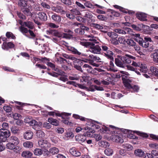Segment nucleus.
Segmentation results:
<instances>
[{"mask_svg": "<svg viewBox=\"0 0 158 158\" xmlns=\"http://www.w3.org/2000/svg\"><path fill=\"white\" fill-rule=\"evenodd\" d=\"M89 40L91 41V43L89 47V51L94 53L99 54L101 49L98 45H95V44L97 43V40L95 39H90Z\"/></svg>", "mask_w": 158, "mask_h": 158, "instance_id": "obj_3", "label": "nucleus"}, {"mask_svg": "<svg viewBox=\"0 0 158 158\" xmlns=\"http://www.w3.org/2000/svg\"><path fill=\"white\" fill-rule=\"evenodd\" d=\"M52 19L56 23H59L61 21V16L56 13H53L51 16Z\"/></svg>", "mask_w": 158, "mask_h": 158, "instance_id": "obj_24", "label": "nucleus"}, {"mask_svg": "<svg viewBox=\"0 0 158 158\" xmlns=\"http://www.w3.org/2000/svg\"><path fill=\"white\" fill-rule=\"evenodd\" d=\"M23 25L27 27L30 29H33L34 28V23L31 21L24 22L23 23Z\"/></svg>", "mask_w": 158, "mask_h": 158, "instance_id": "obj_26", "label": "nucleus"}, {"mask_svg": "<svg viewBox=\"0 0 158 158\" xmlns=\"http://www.w3.org/2000/svg\"><path fill=\"white\" fill-rule=\"evenodd\" d=\"M149 147L152 148L158 149V144L156 143H150L149 144Z\"/></svg>", "mask_w": 158, "mask_h": 158, "instance_id": "obj_56", "label": "nucleus"}, {"mask_svg": "<svg viewBox=\"0 0 158 158\" xmlns=\"http://www.w3.org/2000/svg\"><path fill=\"white\" fill-rule=\"evenodd\" d=\"M47 34L53 35L54 36L60 38L62 37V33L55 29H49L46 31Z\"/></svg>", "mask_w": 158, "mask_h": 158, "instance_id": "obj_12", "label": "nucleus"}, {"mask_svg": "<svg viewBox=\"0 0 158 158\" xmlns=\"http://www.w3.org/2000/svg\"><path fill=\"white\" fill-rule=\"evenodd\" d=\"M97 18L100 20L105 21L107 19V18L104 15H99L97 16Z\"/></svg>", "mask_w": 158, "mask_h": 158, "instance_id": "obj_57", "label": "nucleus"}, {"mask_svg": "<svg viewBox=\"0 0 158 158\" xmlns=\"http://www.w3.org/2000/svg\"><path fill=\"white\" fill-rule=\"evenodd\" d=\"M36 135L39 138H43L44 136V133L42 131L39 130L37 132Z\"/></svg>", "mask_w": 158, "mask_h": 158, "instance_id": "obj_52", "label": "nucleus"}, {"mask_svg": "<svg viewBox=\"0 0 158 158\" xmlns=\"http://www.w3.org/2000/svg\"><path fill=\"white\" fill-rule=\"evenodd\" d=\"M57 61L59 62L60 64L68 62V61L66 59H65L61 57H59L58 58H57Z\"/></svg>", "mask_w": 158, "mask_h": 158, "instance_id": "obj_55", "label": "nucleus"}, {"mask_svg": "<svg viewBox=\"0 0 158 158\" xmlns=\"http://www.w3.org/2000/svg\"><path fill=\"white\" fill-rule=\"evenodd\" d=\"M152 56L153 61L158 63V49L154 51Z\"/></svg>", "mask_w": 158, "mask_h": 158, "instance_id": "obj_33", "label": "nucleus"}, {"mask_svg": "<svg viewBox=\"0 0 158 158\" xmlns=\"http://www.w3.org/2000/svg\"><path fill=\"white\" fill-rule=\"evenodd\" d=\"M52 10L57 13H60L62 14H65L66 11L64 10L63 7L61 5H57L56 6L51 7Z\"/></svg>", "mask_w": 158, "mask_h": 158, "instance_id": "obj_10", "label": "nucleus"}, {"mask_svg": "<svg viewBox=\"0 0 158 158\" xmlns=\"http://www.w3.org/2000/svg\"><path fill=\"white\" fill-rule=\"evenodd\" d=\"M33 144L32 142L29 141H27L23 143L24 147L27 148H31L33 147Z\"/></svg>", "mask_w": 158, "mask_h": 158, "instance_id": "obj_41", "label": "nucleus"}, {"mask_svg": "<svg viewBox=\"0 0 158 158\" xmlns=\"http://www.w3.org/2000/svg\"><path fill=\"white\" fill-rule=\"evenodd\" d=\"M114 59L110 60L109 62V70L112 72H115L118 71V69L115 66L113 62Z\"/></svg>", "mask_w": 158, "mask_h": 158, "instance_id": "obj_22", "label": "nucleus"}, {"mask_svg": "<svg viewBox=\"0 0 158 158\" xmlns=\"http://www.w3.org/2000/svg\"><path fill=\"white\" fill-rule=\"evenodd\" d=\"M106 52L104 53L105 56L108 59L110 60L114 59V57L113 56V53L110 50L106 51Z\"/></svg>", "mask_w": 158, "mask_h": 158, "instance_id": "obj_35", "label": "nucleus"}, {"mask_svg": "<svg viewBox=\"0 0 158 158\" xmlns=\"http://www.w3.org/2000/svg\"><path fill=\"white\" fill-rule=\"evenodd\" d=\"M144 39V40L142 38L137 39V42H138L140 46L144 48H147L148 47L149 42H151L152 40L150 37H145Z\"/></svg>", "mask_w": 158, "mask_h": 158, "instance_id": "obj_7", "label": "nucleus"}, {"mask_svg": "<svg viewBox=\"0 0 158 158\" xmlns=\"http://www.w3.org/2000/svg\"><path fill=\"white\" fill-rule=\"evenodd\" d=\"M73 64L74 65V67L77 70L83 72L82 68L81 67V66L82 65V64L81 61L76 58H75V60H73Z\"/></svg>", "mask_w": 158, "mask_h": 158, "instance_id": "obj_11", "label": "nucleus"}, {"mask_svg": "<svg viewBox=\"0 0 158 158\" xmlns=\"http://www.w3.org/2000/svg\"><path fill=\"white\" fill-rule=\"evenodd\" d=\"M17 148L18 149H20L21 148L18 146H16L15 144H13V143L9 142L6 145V148L10 150H16L17 149Z\"/></svg>", "mask_w": 158, "mask_h": 158, "instance_id": "obj_21", "label": "nucleus"}, {"mask_svg": "<svg viewBox=\"0 0 158 158\" xmlns=\"http://www.w3.org/2000/svg\"><path fill=\"white\" fill-rule=\"evenodd\" d=\"M67 49L68 51L71 52L72 53L75 55L79 56L81 54V52L78 51L77 49L73 47L68 46Z\"/></svg>", "mask_w": 158, "mask_h": 158, "instance_id": "obj_20", "label": "nucleus"}, {"mask_svg": "<svg viewBox=\"0 0 158 158\" xmlns=\"http://www.w3.org/2000/svg\"><path fill=\"white\" fill-rule=\"evenodd\" d=\"M15 44L12 42H4L2 45V49L8 50L9 49H11L15 47Z\"/></svg>", "mask_w": 158, "mask_h": 158, "instance_id": "obj_14", "label": "nucleus"}, {"mask_svg": "<svg viewBox=\"0 0 158 158\" xmlns=\"http://www.w3.org/2000/svg\"><path fill=\"white\" fill-rule=\"evenodd\" d=\"M115 31L120 34H126V31L123 30L119 29H115Z\"/></svg>", "mask_w": 158, "mask_h": 158, "instance_id": "obj_61", "label": "nucleus"}, {"mask_svg": "<svg viewBox=\"0 0 158 158\" xmlns=\"http://www.w3.org/2000/svg\"><path fill=\"white\" fill-rule=\"evenodd\" d=\"M12 106L11 105H10L9 106L8 105H5L3 107V109L7 113H9L11 112L12 110V108L10 106Z\"/></svg>", "mask_w": 158, "mask_h": 158, "instance_id": "obj_54", "label": "nucleus"}, {"mask_svg": "<svg viewBox=\"0 0 158 158\" xmlns=\"http://www.w3.org/2000/svg\"><path fill=\"white\" fill-rule=\"evenodd\" d=\"M138 69L141 72L144 73L147 72L148 70V69L146 66V65H143L142 64H141L140 66L138 68Z\"/></svg>", "mask_w": 158, "mask_h": 158, "instance_id": "obj_38", "label": "nucleus"}, {"mask_svg": "<svg viewBox=\"0 0 158 158\" xmlns=\"http://www.w3.org/2000/svg\"><path fill=\"white\" fill-rule=\"evenodd\" d=\"M21 10L23 14L27 16H31L32 14L31 10H32V7L31 6L27 5V7L26 6L25 7L22 8Z\"/></svg>", "mask_w": 158, "mask_h": 158, "instance_id": "obj_13", "label": "nucleus"}, {"mask_svg": "<svg viewBox=\"0 0 158 158\" xmlns=\"http://www.w3.org/2000/svg\"><path fill=\"white\" fill-rule=\"evenodd\" d=\"M10 135V133L8 130L0 129V143L6 142L7 140V138Z\"/></svg>", "mask_w": 158, "mask_h": 158, "instance_id": "obj_6", "label": "nucleus"}, {"mask_svg": "<svg viewBox=\"0 0 158 158\" xmlns=\"http://www.w3.org/2000/svg\"><path fill=\"white\" fill-rule=\"evenodd\" d=\"M55 114L56 116L61 117L63 119H64L65 118H68L67 117L70 116L71 114L65 112L60 113L59 111H57L56 112H55Z\"/></svg>", "mask_w": 158, "mask_h": 158, "instance_id": "obj_17", "label": "nucleus"}, {"mask_svg": "<svg viewBox=\"0 0 158 158\" xmlns=\"http://www.w3.org/2000/svg\"><path fill=\"white\" fill-rule=\"evenodd\" d=\"M92 27L97 30H101L103 28V25L95 23H93L92 24Z\"/></svg>", "mask_w": 158, "mask_h": 158, "instance_id": "obj_48", "label": "nucleus"}, {"mask_svg": "<svg viewBox=\"0 0 158 158\" xmlns=\"http://www.w3.org/2000/svg\"><path fill=\"white\" fill-rule=\"evenodd\" d=\"M94 137L97 141H98L101 140L102 138V136L98 134H94Z\"/></svg>", "mask_w": 158, "mask_h": 158, "instance_id": "obj_63", "label": "nucleus"}, {"mask_svg": "<svg viewBox=\"0 0 158 158\" xmlns=\"http://www.w3.org/2000/svg\"><path fill=\"white\" fill-rule=\"evenodd\" d=\"M117 37L116 36L115 38H112L110 40L111 43L115 45H118L119 44L118 40L116 38Z\"/></svg>", "mask_w": 158, "mask_h": 158, "instance_id": "obj_64", "label": "nucleus"}, {"mask_svg": "<svg viewBox=\"0 0 158 158\" xmlns=\"http://www.w3.org/2000/svg\"><path fill=\"white\" fill-rule=\"evenodd\" d=\"M91 43V41L90 42L81 41L80 42V44L81 45L86 47H88L89 48L90 45Z\"/></svg>", "mask_w": 158, "mask_h": 158, "instance_id": "obj_53", "label": "nucleus"}, {"mask_svg": "<svg viewBox=\"0 0 158 158\" xmlns=\"http://www.w3.org/2000/svg\"><path fill=\"white\" fill-rule=\"evenodd\" d=\"M38 145L44 149H48L50 147L51 144L47 140L42 139L38 142Z\"/></svg>", "mask_w": 158, "mask_h": 158, "instance_id": "obj_9", "label": "nucleus"}, {"mask_svg": "<svg viewBox=\"0 0 158 158\" xmlns=\"http://www.w3.org/2000/svg\"><path fill=\"white\" fill-rule=\"evenodd\" d=\"M135 58V57L128 54L124 56L118 55L115 58V64L118 67L124 68L127 66V64H130Z\"/></svg>", "mask_w": 158, "mask_h": 158, "instance_id": "obj_1", "label": "nucleus"}, {"mask_svg": "<svg viewBox=\"0 0 158 158\" xmlns=\"http://www.w3.org/2000/svg\"><path fill=\"white\" fill-rule=\"evenodd\" d=\"M59 152V149L55 147H52L49 149V152L52 155L57 154Z\"/></svg>", "mask_w": 158, "mask_h": 158, "instance_id": "obj_31", "label": "nucleus"}, {"mask_svg": "<svg viewBox=\"0 0 158 158\" xmlns=\"http://www.w3.org/2000/svg\"><path fill=\"white\" fill-rule=\"evenodd\" d=\"M33 133L31 131H27L24 134V138L25 139L28 140L31 139L33 136Z\"/></svg>", "mask_w": 158, "mask_h": 158, "instance_id": "obj_23", "label": "nucleus"}, {"mask_svg": "<svg viewBox=\"0 0 158 158\" xmlns=\"http://www.w3.org/2000/svg\"><path fill=\"white\" fill-rule=\"evenodd\" d=\"M150 70L152 73V74L158 77V68L155 66H151Z\"/></svg>", "mask_w": 158, "mask_h": 158, "instance_id": "obj_30", "label": "nucleus"}, {"mask_svg": "<svg viewBox=\"0 0 158 158\" xmlns=\"http://www.w3.org/2000/svg\"><path fill=\"white\" fill-rule=\"evenodd\" d=\"M136 16L137 19L142 21H147V16L146 15L143 13H140L139 14H136Z\"/></svg>", "mask_w": 158, "mask_h": 158, "instance_id": "obj_18", "label": "nucleus"}, {"mask_svg": "<svg viewBox=\"0 0 158 158\" xmlns=\"http://www.w3.org/2000/svg\"><path fill=\"white\" fill-rule=\"evenodd\" d=\"M38 18L42 21H46L47 20V17L46 14L43 12H39L37 14Z\"/></svg>", "mask_w": 158, "mask_h": 158, "instance_id": "obj_19", "label": "nucleus"}, {"mask_svg": "<svg viewBox=\"0 0 158 158\" xmlns=\"http://www.w3.org/2000/svg\"><path fill=\"white\" fill-rule=\"evenodd\" d=\"M114 142L117 143H122L123 142L122 136L121 135H115L114 137Z\"/></svg>", "mask_w": 158, "mask_h": 158, "instance_id": "obj_25", "label": "nucleus"}, {"mask_svg": "<svg viewBox=\"0 0 158 158\" xmlns=\"http://www.w3.org/2000/svg\"><path fill=\"white\" fill-rule=\"evenodd\" d=\"M102 71V69H101L95 68L93 69L92 68L90 73L95 75H98L99 73V72H101Z\"/></svg>", "mask_w": 158, "mask_h": 158, "instance_id": "obj_40", "label": "nucleus"}, {"mask_svg": "<svg viewBox=\"0 0 158 158\" xmlns=\"http://www.w3.org/2000/svg\"><path fill=\"white\" fill-rule=\"evenodd\" d=\"M83 71H86L87 73H90L92 68L89 65L87 64H85L82 66Z\"/></svg>", "mask_w": 158, "mask_h": 158, "instance_id": "obj_28", "label": "nucleus"}, {"mask_svg": "<svg viewBox=\"0 0 158 158\" xmlns=\"http://www.w3.org/2000/svg\"><path fill=\"white\" fill-rule=\"evenodd\" d=\"M100 146L103 148H106L109 146V143L106 141H101L98 143Z\"/></svg>", "mask_w": 158, "mask_h": 158, "instance_id": "obj_45", "label": "nucleus"}, {"mask_svg": "<svg viewBox=\"0 0 158 158\" xmlns=\"http://www.w3.org/2000/svg\"><path fill=\"white\" fill-rule=\"evenodd\" d=\"M69 151L70 153L73 156L78 157L81 155V152L75 148H70Z\"/></svg>", "mask_w": 158, "mask_h": 158, "instance_id": "obj_15", "label": "nucleus"}, {"mask_svg": "<svg viewBox=\"0 0 158 158\" xmlns=\"http://www.w3.org/2000/svg\"><path fill=\"white\" fill-rule=\"evenodd\" d=\"M17 15L19 17L22 19H26V17L24 15L23 13L20 12H17Z\"/></svg>", "mask_w": 158, "mask_h": 158, "instance_id": "obj_59", "label": "nucleus"}, {"mask_svg": "<svg viewBox=\"0 0 158 158\" xmlns=\"http://www.w3.org/2000/svg\"><path fill=\"white\" fill-rule=\"evenodd\" d=\"M73 117L76 119H80L81 121H86L87 122L86 125L87 126V129H93L94 128V123L96 122L93 121L91 119H89L85 118L84 117L80 116L78 114H73ZM86 127L85 128L86 130Z\"/></svg>", "mask_w": 158, "mask_h": 158, "instance_id": "obj_2", "label": "nucleus"}, {"mask_svg": "<svg viewBox=\"0 0 158 158\" xmlns=\"http://www.w3.org/2000/svg\"><path fill=\"white\" fill-rule=\"evenodd\" d=\"M27 0H22L21 1L18 2V6L22 8L25 7L26 6L27 7Z\"/></svg>", "mask_w": 158, "mask_h": 158, "instance_id": "obj_32", "label": "nucleus"}, {"mask_svg": "<svg viewBox=\"0 0 158 158\" xmlns=\"http://www.w3.org/2000/svg\"><path fill=\"white\" fill-rule=\"evenodd\" d=\"M135 155L139 157L142 156L144 155V152L140 149H138L135 150L134 152Z\"/></svg>", "mask_w": 158, "mask_h": 158, "instance_id": "obj_44", "label": "nucleus"}, {"mask_svg": "<svg viewBox=\"0 0 158 158\" xmlns=\"http://www.w3.org/2000/svg\"><path fill=\"white\" fill-rule=\"evenodd\" d=\"M48 121L53 125L58 126L59 124V122L56 119L50 118L48 119Z\"/></svg>", "mask_w": 158, "mask_h": 158, "instance_id": "obj_34", "label": "nucleus"}, {"mask_svg": "<svg viewBox=\"0 0 158 158\" xmlns=\"http://www.w3.org/2000/svg\"><path fill=\"white\" fill-rule=\"evenodd\" d=\"M6 36L8 39H15L16 38L15 36L11 32L7 31L6 34Z\"/></svg>", "mask_w": 158, "mask_h": 158, "instance_id": "obj_42", "label": "nucleus"}, {"mask_svg": "<svg viewBox=\"0 0 158 158\" xmlns=\"http://www.w3.org/2000/svg\"><path fill=\"white\" fill-rule=\"evenodd\" d=\"M19 30L24 35L26 36H27V35L25 34L28 32L29 30L27 28L21 26L19 27Z\"/></svg>", "mask_w": 158, "mask_h": 158, "instance_id": "obj_50", "label": "nucleus"}, {"mask_svg": "<svg viewBox=\"0 0 158 158\" xmlns=\"http://www.w3.org/2000/svg\"><path fill=\"white\" fill-rule=\"evenodd\" d=\"M107 35L110 37L112 38L114 37V36L117 37V35L116 33L114 32H107Z\"/></svg>", "mask_w": 158, "mask_h": 158, "instance_id": "obj_62", "label": "nucleus"}, {"mask_svg": "<svg viewBox=\"0 0 158 158\" xmlns=\"http://www.w3.org/2000/svg\"><path fill=\"white\" fill-rule=\"evenodd\" d=\"M62 56L65 58L70 60L73 61L75 60V57L72 55H69L65 53H63L62 54Z\"/></svg>", "mask_w": 158, "mask_h": 158, "instance_id": "obj_47", "label": "nucleus"}, {"mask_svg": "<svg viewBox=\"0 0 158 158\" xmlns=\"http://www.w3.org/2000/svg\"><path fill=\"white\" fill-rule=\"evenodd\" d=\"M32 155V153L29 151H24L22 153V156L26 158L30 157Z\"/></svg>", "mask_w": 158, "mask_h": 158, "instance_id": "obj_37", "label": "nucleus"}, {"mask_svg": "<svg viewBox=\"0 0 158 158\" xmlns=\"http://www.w3.org/2000/svg\"><path fill=\"white\" fill-rule=\"evenodd\" d=\"M2 128L1 129H3V130L5 129V130H8V129L9 128L8 124L6 122L3 123L2 124Z\"/></svg>", "mask_w": 158, "mask_h": 158, "instance_id": "obj_60", "label": "nucleus"}, {"mask_svg": "<svg viewBox=\"0 0 158 158\" xmlns=\"http://www.w3.org/2000/svg\"><path fill=\"white\" fill-rule=\"evenodd\" d=\"M89 131H86L85 132H84L82 135V136H87V137H90L92 136V135L91 133H94L95 132L94 131V130H92L90 129H89Z\"/></svg>", "mask_w": 158, "mask_h": 158, "instance_id": "obj_39", "label": "nucleus"}, {"mask_svg": "<svg viewBox=\"0 0 158 158\" xmlns=\"http://www.w3.org/2000/svg\"><path fill=\"white\" fill-rule=\"evenodd\" d=\"M93 17V16L92 14L88 12H86L84 16V17H85V19L88 18L90 19H92Z\"/></svg>", "mask_w": 158, "mask_h": 158, "instance_id": "obj_58", "label": "nucleus"}, {"mask_svg": "<svg viewBox=\"0 0 158 158\" xmlns=\"http://www.w3.org/2000/svg\"><path fill=\"white\" fill-rule=\"evenodd\" d=\"M109 127L110 128H109L108 127H106L105 126H103L102 128H101L100 127L97 125H96L94 124V128H95L96 129H100L101 131H102L103 133H109V132L110 131H114V130H116L118 129V128L114 127V126L110 125Z\"/></svg>", "mask_w": 158, "mask_h": 158, "instance_id": "obj_5", "label": "nucleus"}, {"mask_svg": "<svg viewBox=\"0 0 158 158\" xmlns=\"http://www.w3.org/2000/svg\"><path fill=\"white\" fill-rule=\"evenodd\" d=\"M87 57L88 58L89 63L92 65L97 67L99 66V65L98 64H96L94 62L95 61L97 62H101V61L100 60L101 59L99 57L97 56H94L93 55H89Z\"/></svg>", "mask_w": 158, "mask_h": 158, "instance_id": "obj_8", "label": "nucleus"}, {"mask_svg": "<svg viewBox=\"0 0 158 158\" xmlns=\"http://www.w3.org/2000/svg\"><path fill=\"white\" fill-rule=\"evenodd\" d=\"M33 152L35 155L40 156L43 154V151L41 149L36 148L34 150Z\"/></svg>", "mask_w": 158, "mask_h": 158, "instance_id": "obj_46", "label": "nucleus"}, {"mask_svg": "<svg viewBox=\"0 0 158 158\" xmlns=\"http://www.w3.org/2000/svg\"><path fill=\"white\" fill-rule=\"evenodd\" d=\"M126 42L129 46L134 47L135 50H139L140 49L139 47L138 46L137 47V46L136 45V43L133 40L130 39H127L126 41Z\"/></svg>", "mask_w": 158, "mask_h": 158, "instance_id": "obj_16", "label": "nucleus"}, {"mask_svg": "<svg viewBox=\"0 0 158 158\" xmlns=\"http://www.w3.org/2000/svg\"><path fill=\"white\" fill-rule=\"evenodd\" d=\"M10 140L13 144L17 146L19 143V140L16 136H12L10 138Z\"/></svg>", "mask_w": 158, "mask_h": 158, "instance_id": "obj_29", "label": "nucleus"}, {"mask_svg": "<svg viewBox=\"0 0 158 158\" xmlns=\"http://www.w3.org/2000/svg\"><path fill=\"white\" fill-rule=\"evenodd\" d=\"M104 152L106 155L107 156H110L113 154V151L112 149L110 148H107L105 150Z\"/></svg>", "mask_w": 158, "mask_h": 158, "instance_id": "obj_43", "label": "nucleus"}, {"mask_svg": "<svg viewBox=\"0 0 158 158\" xmlns=\"http://www.w3.org/2000/svg\"><path fill=\"white\" fill-rule=\"evenodd\" d=\"M123 147L125 149V150H127L129 151L132 150L133 148V147L131 145L128 144H123Z\"/></svg>", "mask_w": 158, "mask_h": 158, "instance_id": "obj_51", "label": "nucleus"}, {"mask_svg": "<svg viewBox=\"0 0 158 158\" xmlns=\"http://www.w3.org/2000/svg\"><path fill=\"white\" fill-rule=\"evenodd\" d=\"M75 32L77 33V34L82 35L84 34L85 32L81 29V26H80V27L74 30Z\"/></svg>", "mask_w": 158, "mask_h": 158, "instance_id": "obj_49", "label": "nucleus"}, {"mask_svg": "<svg viewBox=\"0 0 158 158\" xmlns=\"http://www.w3.org/2000/svg\"><path fill=\"white\" fill-rule=\"evenodd\" d=\"M108 11L110 12L111 15H110V17L111 19H114V17H119L120 15V14L119 13L115 11V10L111 9L108 10Z\"/></svg>", "mask_w": 158, "mask_h": 158, "instance_id": "obj_27", "label": "nucleus"}, {"mask_svg": "<svg viewBox=\"0 0 158 158\" xmlns=\"http://www.w3.org/2000/svg\"><path fill=\"white\" fill-rule=\"evenodd\" d=\"M125 87L129 90L131 92H137L139 89V86L136 85H132L128 83L126 79L123 77L122 78Z\"/></svg>", "mask_w": 158, "mask_h": 158, "instance_id": "obj_4", "label": "nucleus"}, {"mask_svg": "<svg viewBox=\"0 0 158 158\" xmlns=\"http://www.w3.org/2000/svg\"><path fill=\"white\" fill-rule=\"evenodd\" d=\"M11 132L14 134H19L20 130L18 127L13 126L10 128Z\"/></svg>", "mask_w": 158, "mask_h": 158, "instance_id": "obj_36", "label": "nucleus"}]
</instances>
